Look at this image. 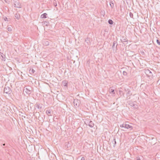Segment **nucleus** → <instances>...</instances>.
Listing matches in <instances>:
<instances>
[{"label":"nucleus","mask_w":160,"mask_h":160,"mask_svg":"<svg viewBox=\"0 0 160 160\" xmlns=\"http://www.w3.org/2000/svg\"><path fill=\"white\" fill-rule=\"evenodd\" d=\"M136 160H141V159L139 157H137L136 158Z\"/></svg>","instance_id":"c756f323"},{"label":"nucleus","mask_w":160,"mask_h":160,"mask_svg":"<svg viewBox=\"0 0 160 160\" xmlns=\"http://www.w3.org/2000/svg\"><path fill=\"white\" fill-rule=\"evenodd\" d=\"M2 1H4L6 2L9 3L10 2V0H2Z\"/></svg>","instance_id":"b1692460"},{"label":"nucleus","mask_w":160,"mask_h":160,"mask_svg":"<svg viewBox=\"0 0 160 160\" xmlns=\"http://www.w3.org/2000/svg\"><path fill=\"white\" fill-rule=\"evenodd\" d=\"M46 113L48 116H51L52 115V111L51 110L49 109L46 111Z\"/></svg>","instance_id":"39448f33"},{"label":"nucleus","mask_w":160,"mask_h":160,"mask_svg":"<svg viewBox=\"0 0 160 160\" xmlns=\"http://www.w3.org/2000/svg\"><path fill=\"white\" fill-rule=\"evenodd\" d=\"M130 105L133 107L135 108H137L138 106L137 105L134 104L133 103H131Z\"/></svg>","instance_id":"f8f14e48"},{"label":"nucleus","mask_w":160,"mask_h":160,"mask_svg":"<svg viewBox=\"0 0 160 160\" xmlns=\"http://www.w3.org/2000/svg\"><path fill=\"white\" fill-rule=\"evenodd\" d=\"M112 143L113 144V147H114L116 144V142L115 138H114L113 140H112Z\"/></svg>","instance_id":"2eb2a0df"},{"label":"nucleus","mask_w":160,"mask_h":160,"mask_svg":"<svg viewBox=\"0 0 160 160\" xmlns=\"http://www.w3.org/2000/svg\"><path fill=\"white\" fill-rule=\"evenodd\" d=\"M109 91L110 93L115 94L114 90L112 89L111 88H110Z\"/></svg>","instance_id":"4468645a"},{"label":"nucleus","mask_w":160,"mask_h":160,"mask_svg":"<svg viewBox=\"0 0 160 160\" xmlns=\"http://www.w3.org/2000/svg\"><path fill=\"white\" fill-rule=\"evenodd\" d=\"M3 19L5 21H8V18H7L6 17H4L3 18Z\"/></svg>","instance_id":"cd10ccee"},{"label":"nucleus","mask_w":160,"mask_h":160,"mask_svg":"<svg viewBox=\"0 0 160 160\" xmlns=\"http://www.w3.org/2000/svg\"><path fill=\"white\" fill-rule=\"evenodd\" d=\"M121 41L122 42H125L127 41L126 39L124 38L123 37V38L122 39H121Z\"/></svg>","instance_id":"aec40b11"},{"label":"nucleus","mask_w":160,"mask_h":160,"mask_svg":"<svg viewBox=\"0 0 160 160\" xmlns=\"http://www.w3.org/2000/svg\"><path fill=\"white\" fill-rule=\"evenodd\" d=\"M90 38L87 37L85 40V42H86L88 45H89L90 43Z\"/></svg>","instance_id":"9d476101"},{"label":"nucleus","mask_w":160,"mask_h":160,"mask_svg":"<svg viewBox=\"0 0 160 160\" xmlns=\"http://www.w3.org/2000/svg\"><path fill=\"white\" fill-rule=\"evenodd\" d=\"M15 17L17 19H19V18H20V15L19 13H16L15 15Z\"/></svg>","instance_id":"ddd939ff"},{"label":"nucleus","mask_w":160,"mask_h":160,"mask_svg":"<svg viewBox=\"0 0 160 160\" xmlns=\"http://www.w3.org/2000/svg\"><path fill=\"white\" fill-rule=\"evenodd\" d=\"M116 43H117V42L116 41H113V44H112V48H114V47H115V44H116Z\"/></svg>","instance_id":"6ab92c4d"},{"label":"nucleus","mask_w":160,"mask_h":160,"mask_svg":"<svg viewBox=\"0 0 160 160\" xmlns=\"http://www.w3.org/2000/svg\"><path fill=\"white\" fill-rule=\"evenodd\" d=\"M46 45H48L49 44V43L48 42H47L46 43Z\"/></svg>","instance_id":"2f4dec72"},{"label":"nucleus","mask_w":160,"mask_h":160,"mask_svg":"<svg viewBox=\"0 0 160 160\" xmlns=\"http://www.w3.org/2000/svg\"><path fill=\"white\" fill-rule=\"evenodd\" d=\"M80 102V101H79L78 100H74L73 103H74V105L77 106H78L79 105Z\"/></svg>","instance_id":"1a4fd4ad"},{"label":"nucleus","mask_w":160,"mask_h":160,"mask_svg":"<svg viewBox=\"0 0 160 160\" xmlns=\"http://www.w3.org/2000/svg\"><path fill=\"white\" fill-rule=\"evenodd\" d=\"M14 7H16L18 8H22L20 3L18 2V0H17L14 1Z\"/></svg>","instance_id":"20e7f679"},{"label":"nucleus","mask_w":160,"mask_h":160,"mask_svg":"<svg viewBox=\"0 0 160 160\" xmlns=\"http://www.w3.org/2000/svg\"><path fill=\"white\" fill-rule=\"evenodd\" d=\"M4 92L7 94H10L11 92V90L10 87L5 86L4 88Z\"/></svg>","instance_id":"7ed1b4c3"},{"label":"nucleus","mask_w":160,"mask_h":160,"mask_svg":"<svg viewBox=\"0 0 160 160\" xmlns=\"http://www.w3.org/2000/svg\"><path fill=\"white\" fill-rule=\"evenodd\" d=\"M108 22L110 25H112L113 22V21L111 19H109L108 21Z\"/></svg>","instance_id":"a211bd4d"},{"label":"nucleus","mask_w":160,"mask_h":160,"mask_svg":"<svg viewBox=\"0 0 160 160\" xmlns=\"http://www.w3.org/2000/svg\"><path fill=\"white\" fill-rule=\"evenodd\" d=\"M145 73L147 75H148L149 77L152 76V72L148 69L146 70Z\"/></svg>","instance_id":"0eeeda50"},{"label":"nucleus","mask_w":160,"mask_h":160,"mask_svg":"<svg viewBox=\"0 0 160 160\" xmlns=\"http://www.w3.org/2000/svg\"><path fill=\"white\" fill-rule=\"evenodd\" d=\"M47 14L46 13H44L41 15V18H46L47 17Z\"/></svg>","instance_id":"9b49d317"},{"label":"nucleus","mask_w":160,"mask_h":160,"mask_svg":"<svg viewBox=\"0 0 160 160\" xmlns=\"http://www.w3.org/2000/svg\"><path fill=\"white\" fill-rule=\"evenodd\" d=\"M81 160H85V157H82L81 159Z\"/></svg>","instance_id":"7c9ffc66"},{"label":"nucleus","mask_w":160,"mask_h":160,"mask_svg":"<svg viewBox=\"0 0 160 160\" xmlns=\"http://www.w3.org/2000/svg\"><path fill=\"white\" fill-rule=\"evenodd\" d=\"M62 83L63 84V85L64 86L67 87L68 85V83L66 81H64Z\"/></svg>","instance_id":"dca6fc26"},{"label":"nucleus","mask_w":160,"mask_h":160,"mask_svg":"<svg viewBox=\"0 0 160 160\" xmlns=\"http://www.w3.org/2000/svg\"><path fill=\"white\" fill-rule=\"evenodd\" d=\"M8 31H10L12 30V28L11 27H9L8 28Z\"/></svg>","instance_id":"a878e982"},{"label":"nucleus","mask_w":160,"mask_h":160,"mask_svg":"<svg viewBox=\"0 0 160 160\" xmlns=\"http://www.w3.org/2000/svg\"><path fill=\"white\" fill-rule=\"evenodd\" d=\"M44 23L46 25V26H48L49 24V23L47 21H45Z\"/></svg>","instance_id":"393cba45"},{"label":"nucleus","mask_w":160,"mask_h":160,"mask_svg":"<svg viewBox=\"0 0 160 160\" xmlns=\"http://www.w3.org/2000/svg\"><path fill=\"white\" fill-rule=\"evenodd\" d=\"M22 117H23L24 118H26V117L25 116H23V115H22Z\"/></svg>","instance_id":"473e14b6"},{"label":"nucleus","mask_w":160,"mask_h":160,"mask_svg":"<svg viewBox=\"0 0 160 160\" xmlns=\"http://www.w3.org/2000/svg\"><path fill=\"white\" fill-rule=\"evenodd\" d=\"M120 127H121L127 129H129L130 130H131L133 129L132 127L130 125L126 123V122L120 125Z\"/></svg>","instance_id":"f03ea898"},{"label":"nucleus","mask_w":160,"mask_h":160,"mask_svg":"<svg viewBox=\"0 0 160 160\" xmlns=\"http://www.w3.org/2000/svg\"><path fill=\"white\" fill-rule=\"evenodd\" d=\"M122 73L123 75L124 76H127V72L125 71H123Z\"/></svg>","instance_id":"5701e85b"},{"label":"nucleus","mask_w":160,"mask_h":160,"mask_svg":"<svg viewBox=\"0 0 160 160\" xmlns=\"http://www.w3.org/2000/svg\"><path fill=\"white\" fill-rule=\"evenodd\" d=\"M110 5L111 8H113L114 7V4L113 1H111L110 2Z\"/></svg>","instance_id":"f3484780"},{"label":"nucleus","mask_w":160,"mask_h":160,"mask_svg":"<svg viewBox=\"0 0 160 160\" xmlns=\"http://www.w3.org/2000/svg\"><path fill=\"white\" fill-rule=\"evenodd\" d=\"M117 45H118V44H117L116 45V48H117Z\"/></svg>","instance_id":"f704fd0d"},{"label":"nucleus","mask_w":160,"mask_h":160,"mask_svg":"<svg viewBox=\"0 0 160 160\" xmlns=\"http://www.w3.org/2000/svg\"><path fill=\"white\" fill-rule=\"evenodd\" d=\"M129 16L131 18H133V14L132 12H130Z\"/></svg>","instance_id":"412c9836"},{"label":"nucleus","mask_w":160,"mask_h":160,"mask_svg":"<svg viewBox=\"0 0 160 160\" xmlns=\"http://www.w3.org/2000/svg\"><path fill=\"white\" fill-rule=\"evenodd\" d=\"M5 143H4V144H2V145H3V146H5Z\"/></svg>","instance_id":"72a5a7b5"},{"label":"nucleus","mask_w":160,"mask_h":160,"mask_svg":"<svg viewBox=\"0 0 160 160\" xmlns=\"http://www.w3.org/2000/svg\"><path fill=\"white\" fill-rule=\"evenodd\" d=\"M32 88L30 86L25 87L23 90L24 91L28 94H30L32 93Z\"/></svg>","instance_id":"f257e3e1"},{"label":"nucleus","mask_w":160,"mask_h":160,"mask_svg":"<svg viewBox=\"0 0 160 160\" xmlns=\"http://www.w3.org/2000/svg\"><path fill=\"white\" fill-rule=\"evenodd\" d=\"M87 123L88 124L89 126L91 128H93L94 126V124L92 121H90L89 122L87 121Z\"/></svg>","instance_id":"423d86ee"},{"label":"nucleus","mask_w":160,"mask_h":160,"mask_svg":"<svg viewBox=\"0 0 160 160\" xmlns=\"http://www.w3.org/2000/svg\"><path fill=\"white\" fill-rule=\"evenodd\" d=\"M157 42L158 45H160V42L158 40H157Z\"/></svg>","instance_id":"c85d7f7f"},{"label":"nucleus","mask_w":160,"mask_h":160,"mask_svg":"<svg viewBox=\"0 0 160 160\" xmlns=\"http://www.w3.org/2000/svg\"><path fill=\"white\" fill-rule=\"evenodd\" d=\"M29 71L30 72H31L32 73H34L35 72V71L33 69H32L31 70L30 69Z\"/></svg>","instance_id":"bb28decb"},{"label":"nucleus","mask_w":160,"mask_h":160,"mask_svg":"<svg viewBox=\"0 0 160 160\" xmlns=\"http://www.w3.org/2000/svg\"><path fill=\"white\" fill-rule=\"evenodd\" d=\"M35 107L39 110H41L42 108V105L38 103H37L35 105Z\"/></svg>","instance_id":"6e6552de"},{"label":"nucleus","mask_w":160,"mask_h":160,"mask_svg":"<svg viewBox=\"0 0 160 160\" xmlns=\"http://www.w3.org/2000/svg\"><path fill=\"white\" fill-rule=\"evenodd\" d=\"M53 5L55 7H56L57 6V3L56 2V1L55 0H54V1L53 2Z\"/></svg>","instance_id":"4be33fe9"}]
</instances>
